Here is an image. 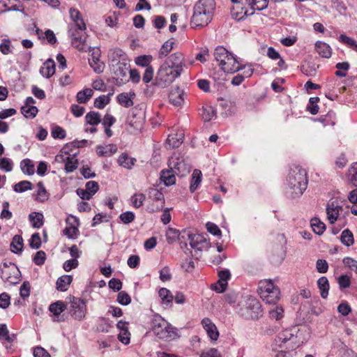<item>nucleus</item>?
<instances>
[{"label":"nucleus","mask_w":357,"mask_h":357,"mask_svg":"<svg viewBox=\"0 0 357 357\" xmlns=\"http://www.w3.org/2000/svg\"><path fill=\"white\" fill-rule=\"evenodd\" d=\"M287 185L291 190L292 197L301 195L307 185V172L298 165L290 167L287 177Z\"/></svg>","instance_id":"f257e3e1"},{"label":"nucleus","mask_w":357,"mask_h":357,"mask_svg":"<svg viewBox=\"0 0 357 357\" xmlns=\"http://www.w3.org/2000/svg\"><path fill=\"white\" fill-rule=\"evenodd\" d=\"M214 8L213 0H199L194 6L191 24L195 26H206L212 20Z\"/></svg>","instance_id":"f03ea898"},{"label":"nucleus","mask_w":357,"mask_h":357,"mask_svg":"<svg viewBox=\"0 0 357 357\" xmlns=\"http://www.w3.org/2000/svg\"><path fill=\"white\" fill-rule=\"evenodd\" d=\"M214 58L225 73H234L240 70L241 64L236 57L223 47L215 50Z\"/></svg>","instance_id":"7ed1b4c3"},{"label":"nucleus","mask_w":357,"mask_h":357,"mask_svg":"<svg viewBox=\"0 0 357 357\" xmlns=\"http://www.w3.org/2000/svg\"><path fill=\"white\" fill-rule=\"evenodd\" d=\"M151 328L160 339L172 340L177 337V330L161 316L155 315L151 321Z\"/></svg>","instance_id":"20e7f679"},{"label":"nucleus","mask_w":357,"mask_h":357,"mask_svg":"<svg viewBox=\"0 0 357 357\" xmlns=\"http://www.w3.org/2000/svg\"><path fill=\"white\" fill-rule=\"evenodd\" d=\"M257 292L266 303L275 304L280 298V289L271 280H261L258 284Z\"/></svg>","instance_id":"39448f33"},{"label":"nucleus","mask_w":357,"mask_h":357,"mask_svg":"<svg viewBox=\"0 0 357 357\" xmlns=\"http://www.w3.org/2000/svg\"><path fill=\"white\" fill-rule=\"evenodd\" d=\"M238 313L245 319H258L263 314L261 305L259 300L250 296L245 301Z\"/></svg>","instance_id":"423d86ee"},{"label":"nucleus","mask_w":357,"mask_h":357,"mask_svg":"<svg viewBox=\"0 0 357 357\" xmlns=\"http://www.w3.org/2000/svg\"><path fill=\"white\" fill-rule=\"evenodd\" d=\"M295 337L289 330H284L280 332L275 339V344L273 349H281L287 351L294 350L296 348Z\"/></svg>","instance_id":"0eeeda50"},{"label":"nucleus","mask_w":357,"mask_h":357,"mask_svg":"<svg viewBox=\"0 0 357 357\" xmlns=\"http://www.w3.org/2000/svg\"><path fill=\"white\" fill-rule=\"evenodd\" d=\"M168 167L178 176H184L190 172L189 165L185 162L183 157L180 153H174L169 158Z\"/></svg>","instance_id":"6e6552de"},{"label":"nucleus","mask_w":357,"mask_h":357,"mask_svg":"<svg viewBox=\"0 0 357 357\" xmlns=\"http://www.w3.org/2000/svg\"><path fill=\"white\" fill-rule=\"evenodd\" d=\"M182 72L173 68L165 62L160 67L157 73V79L159 83L170 84L178 77Z\"/></svg>","instance_id":"1a4fd4ad"},{"label":"nucleus","mask_w":357,"mask_h":357,"mask_svg":"<svg viewBox=\"0 0 357 357\" xmlns=\"http://www.w3.org/2000/svg\"><path fill=\"white\" fill-rule=\"evenodd\" d=\"M120 63L109 66L111 71L114 74V78L116 79L119 84H124L128 82V74L130 70V60H124Z\"/></svg>","instance_id":"9d476101"},{"label":"nucleus","mask_w":357,"mask_h":357,"mask_svg":"<svg viewBox=\"0 0 357 357\" xmlns=\"http://www.w3.org/2000/svg\"><path fill=\"white\" fill-rule=\"evenodd\" d=\"M145 114L142 107L131 109L127 117V123L135 130H140L143 126Z\"/></svg>","instance_id":"9b49d317"},{"label":"nucleus","mask_w":357,"mask_h":357,"mask_svg":"<svg viewBox=\"0 0 357 357\" xmlns=\"http://www.w3.org/2000/svg\"><path fill=\"white\" fill-rule=\"evenodd\" d=\"M343 211V207L337 200L331 199L326 206L327 218L330 224H334L340 217V213Z\"/></svg>","instance_id":"f8f14e48"},{"label":"nucleus","mask_w":357,"mask_h":357,"mask_svg":"<svg viewBox=\"0 0 357 357\" xmlns=\"http://www.w3.org/2000/svg\"><path fill=\"white\" fill-rule=\"evenodd\" d=\"M91 52V58L89 59V63L96 73H101L105 69V63L100 61L101 51L99 47H91L89 50Z\"/></svg>","instance_id":"ddd939ff"},{"label":"nucleus","mask_w":357,"mask_h":357,"mask_svg":"<svg viewBox=\"0 0 357 357\" xmlns=\"http://www.w3.org/2000/svg\"><path fill=\"white\" fill-rule=\"evenodd\" d=\"M75 31L76 29L74 31L73 26H72L69 31L72 38V45L79 52H88L91 47H88V45L86 44V37L84 35H79L78 33H75Z\"/></svg>","instance_id":"4468645a"},{"label":"nucleus","mask_w":357,"mask_h":357,"mask_svg":"<svg viewBox=\"0 0 357 357\" xmlns=\"http://www.w3.org/2000/svg\"><path fill=\"white\" fill-rule=\"evenodd\" d=\"M66 305L61 301H57L49 306V310L52 314V321L54 322H61L65 320L64 315L62 313L66 310Z\"/></svg>","instance_id":"2eb2a0df"},{"label":"nucleus","mask_w":357,"mask_h":357,"mask_svg":"<svg viewBox=\"0 0 357 357\" xmlns=\"http://www.w3.org/2000/svg\"><path fill=\"white\" fill-rule=\"evenodd\" d=\"M188 240L190 247L195 250L202 251L209 248L208 241L200 234H189Z\"/></svg>","instance_id":"dca6fc26"},{"label":"nucleus","mask_w":357,"mask_h":357,"mask_svg":"<svg viewBox=\"0 0 357 357\" xmlns=\"http://www.w3.org/2000/svg\"><path fill=\"white\" fill-rule=\"evenodd\" d=\"M72 316L77 320H82L86 315V304L83 300L79 298H73L71 302Z\"/></svg>","instance_id":"f3484780"},{"label":"nucleus","mask_w":357,"mask_h":357,"mask_svg":"<svg viewBox=\"0 0 357 357\" xmlns=\"http://www.w3.org/2000/svg\"><path fill=\"white\" fill-rule=\"evenodd\" d=\"M124 60H130L126 52L118 47L112 48L108 52V61L109 66L120 63Z\"/></svg>","instance_id":"a211bd4d"},{"label":"nucleus","mask_w":357,"mask_h":357,"mask_svg":"<svg viewBox=\"0 0 357 357\" xmlns=\"http://www.w3.org/2000/svg\"><path fill=\"white\" fill-rule=\"evenodd\" d=\"M218 282L212 284L211 288L218 293H222L227 287V282L231 277V274L228 270H223L218 272Z\"/></svg>","instance_id":"6ab92c4d"},{"label":"nucleus","mask_w":357,"mask_h":357,"mask_svg":"<svg viewBox=\"0 0 357 357\" xmlns=\"http://www.w3.org/2000/svg\"><path fill=\"white\" fill-rule=\"evenodd\" d=\"M231 13L234 18L237 20H241L246 16L252 15L254 11L250 10V13H249L248 9L244 6V3L241 2L233 4L231 8Z\"/></svg>","instance_id":"aec40b11"},{"label":"nucleus","mask_w":357,"mask_h":357,"mask_svg":"<svg viewBox=\"0 0 357 357\" xmlns=\"http://www.w3.org/2000/svg\"><path fill=\"white\" fill-rule=\"evenodd\" d=\"M202 325L211 340L215 341L218 340L219 332L216 326L209 318H204L202 320Z\"/></svg>","instance_id":"412c9836"},{"label":"nucleus","mask_w":357,"mask_h":357,"mask_svg":"<svg viewBox=\"0 0 357 357\" xmlns=\"http://www.w3.org/2000/svg\"><path fill=\"white\" fill-rule=\"evenodd\" d=\"M165 63L173 68L182 72L183 67V56L180 52L172 54L165 61Z\"/></svg>","instance_id":"4be33fe9"},{"label":"nucleus","mask_w":357,"mask_h":357,"mask_svg":"<svg viewBox=\"0 0 357 357\" xmlns=\"http://www.w3.org/2000/svg\"><path fill=\"white\" fill-rule=\"evenodd\" d=\"M184 91L177 87L171 91L169 95V102L174 106H181L184 102Z\"/></svg>","instance_id":"5701e85b"},{"label":"nucleus","mask_w":357,"mask_h":357,"mask_svg":"<svg viewBox=\"0 0 357 357\" xmlns=\"http://www.w3.org/2000/svg\"><path fill=\"white\" fill-rule=\"evenodd\" d=\"M71 20L73 21L76 29L84 31L86 29V24L81 16L79 11L75 8H70L69 10Z\"/></svg>","instance_id":"b1692460"},{"label":"nucleus","mask_w":357,"mask_h":357,"mask_svg":"<svg viewBox=\"0 0 357 357\" xmlns=\"http://www.w3.org/2000/svg\"><path fill=\"white\" fill-rule=\"evenodd\" d=\"M117 151V146L115 144H109L105 146L98 145L96 147V153L100 157H110Z\"/></svg>","instance_id":"393cba45"},{"label":"nucleus","mask_w":357,"mask_h":357,"mask_svg":"<svg viewBox=\"0 0 357 357\" xmlns=\"http://www.w3.org/2000/svg\"><path fill=\"white\" fill-rule=\"evenodd\" d=\"M176 176L172 169H163L160 172V180L166 186H170L176 183Z\"/></svg>","instance_id":"a878e982"},{"label":"nucleus","mask_w":357,"mask_h":357,"mask_svg":"<svg viewBox=\"0 0 357 357\" xmlns=\"http://www.w3.org/2000/svg\"><path fill=\"white\" fill-rule=\"evenodd\" d=\"M40 73L45 78L51 77L55 73V63L52 59L47 60L41 66Z\"/></svg>","instance_id":"bb28decb"},{"label":"nucleus","mask_w":357,"mask_h":357,"mask_svg":"<svg viewBox=\"0 0 357 357\" xmlns=\"http://www.w3.org/2000/svg\"><path fill=\"white\" fill-rule=\"evenodd\" d=\"M158 296L161 299V303L166 307H169L172 304L174 296L167 288H161L158 291Z\"/></svg>","instance_id":"cd10ccee"},{"label":"nucleus","mask_w":357,"mask_h":357,"mask_svg":"<svg viewBox=\"0 0 357 357\" xmlns=\"http://www.w3.org/2000/svg\"><path fill=\"white\" fill-rule=\"evenodd\" d=\"M72 281L73 277L71 275H63L57 279L56 282V289L61 291H66L68 290Z\"/></svg>","instance_id":"c85d7f7f"},{"label":"nucleus","mask_w":357,"mask_h":357,"mask_svg":"<svg viewBox=\"0 0 357 357\" xmlns=\"http://www.w3.org/2000/svg\"><path fill=\"white\" fill-rule=\"evenodd\" d=\"M315 47L319 54L324 58H330L332 54L331 47L326 43L317 41Z\"/></svg>","instance_id":"c756f323"},{"label":"nucleus","mask_w":357,"mask_h":357,"mask_svg":"<svg viewBox=\"0 0 357 357\" xmlns=\"http://www.w3.org/2000/svg\"><path fill=\"white\" fill-rule=\"evenodd\" d=\"M202 180V174L199 169H195L192 174L191 183L190 185V190L194 192L199 186Z\"/></svg>","instance_id":"7c9ffc66"},{"label":"nucleus","mask_w":357,"mask_h":357,"mask_svg":"<svg viewBox=\"0 0 357 357\" xmlns=\"http://www.w3.org/2000/svg\"><path fill=\"white\" fill-rule=\"evenodd\" d=\"M317 286L322 298H326L328 295L329 282L326 277L322 276L317 281Z\"/></svg>","instance_id":"2f4dec72"},{"label":"nucleus","mask_w":357,"mask_h":357,"mask_svg":"<svg viewBox=\"0 0 357 357\" xmlns=\"http://www.w3.org/2000/svg\"><path fill=\"white\" fill-rule=\"evenodd\" d=\"M136 159L130 157L127 153H122L118 158V163L120 166L126 168L131 169L135 165Z\"/></svg>","instance_id":"473e14b6"},{"label":"nucleus","mask_w":357,"mask_h":357,"mask_svg":"<svg viewBox=\"0 0 357 357\" xmlns=\"http://www.w3.org/2000/svg\"><path fill=\"white\" fill-rule=\"evenodd\" d=\"M86 124L96 126L101 122V115L97 112H89L85 116Z\"/></svg>","instance_id":"72a5a7b5"},{"label":"nucleus","mask_w":357,"mask_h":357,"mask_svg":"<svg viewBox=\"0 0 357 357\" xmlns=\"http://www.w3.org/2000/svg\"><path fill=\"white\" fill-rule=\"evenodd\" d=\"M93 95V91L87 88L77 93V100L79 103H86Z\"/></svg>","instance_id":"f704fd0d"},{"label":"nucleus","mask_w":357,"mask_h":357,"mask_svg":"<svg viewBox=\"0 0 357 357\" xmlns=\"http://www.w3.org/2000/svg\"><path fill=\"white\" fill-rule=\"evenodd\" d=\"M29 221L34 228H40L43 225V215L40 213H31L29 215Z\"/></svg>","instance_id":"c9c22d12"},{"label":"nucleus","mask_w":357,"mask_h":357,"mask_svg":"<svg viewBox=\"0 0 357 357\" xmlns=\"http://www.w3.org/2000/svg\"><path fill=\"white\" fill-rule=\"evenodd\" d=\"M341 243L347 247L352 245L354 243V238L352 232L349 229H344L340 236Z\"/></svg>","instance_id":"e433bc0d"},{"label":"nucleus","mask_w":357,"mask_h":357,"mask_svg":"<svg viewBox=\"0 0 357 357\" xmlns=\"http://www.w3.org/2000/svg\"><path fill=\"white\" fill-rule=\"evenodd\" d=\"M216 116L215 109L211 105L203 106L202 117L204 121H210Z\"/></svg>","instance_id":"4c0bfd02"},{"label":"nucleus","mask_w":357,"mask_h":357,"mask_svg":"<svg viewBox=\"0 0 357 357\" xmlns=\"http://www.w3.org/2000/svg\"><path fill=\"white\" fill-rule=\"evenodd\" d=\"M250 10H263L268 7L269 0H248Z\"/></svg>","instance_id":"58836bf2"},{"label":"nucleus","mask_w":357,"mask_h":357,"mask_svg":"<svg viewBox=\"0 0 357 357\" xmlns=\"http://www.w3.org/2000/svg\"><path fill=\"white\" fill-rule=\"evenodd\" d=\"M23 248V239L20 236L15 235L10 244V250L14 253H20Z\"/></svg>","instance_id":"ea45409f"},{"label":"nucleus","mask_w":357,"mask_h":357,"mask_svg":"<svg viewBox=\"0 0 357 357\" xmlns=\"http://www.w3.org/2000/svg\"><path fill=\"white\" fill-rule=\"evenodd\" d=\"M20 167L23 173L27 175H33L34 174V165L29 159H24L20 162Z\"/></svg>","instance_id":"a19ab883"},{"label":"nucleus","mask_w":357,"mask_h":357,"mask_svg":"<svg viewBox=\"0 0 357 357\" xmlns=\"http://www.w3.org/2000/svg\"><path fill=\"white\" fill-rule=\"evenodd\" d=\"M174 41L173 39L167 40L161 47L159 51V57L160 59L165 57L173 49Z\"/></svg>","instance_id":"79ce46f5"},{"label":"nucleus","mask_w":357,"mask_h":357,"mask_svg":"<svg viewBox=\"0 0 357 357\" xmlns=\"http://www.w3.org/2000/svg\"><path fill=\"white\" fill-rule=\"evenodd\" d=\"M38 109L36 106H25L21 107V112L26 118L33 119L38 114Z\"/></svg>","instance_id":"37998d69"},{"label":"nucleus","mask_w":357,"mask_h":357,"mask_svg":"<svg viewBox=\"0 0 357 357\" xmlns=\"http://www.w3.org/2000/svg\"><path fill=\"white\" fill-rule=\"evenodd\" d=\"M179 234L180 233L178 230L169 227L167 229L165 234L167 243L172 244L176 242V241L178 238Z\"/></svg>","instance_id":"c03bdc74"},{"label":"nucleus","mask_w":357,"mask_h":357,"mask_svg":"<svg viewBox=\"0 0 357 357\" xmlns=\"http://www.w3.org/2000/svg\"><path fill=\"white\" fill-rule=\"evenodd\" d=\"M146 196L143 193H135L131 197L130 201L133 207L138 208L143 205Z\"/></svg>","instance_id":"a18cd8bd"},{"label":"nucleus","mask_w":357,"mask_h":357,"mask_svg":"<svg viewBox=\"0 0 357 357\" xmlns=\"http://www.w3.org/2000/svg\"><path fill=\"white\" fill-rule=\"evenodd\" d=\"M118 102L125 107H129L133 105V102L127 93H121L116 97Z\"/></svg>","instance_id":"49530a36"},{"label":"nucleus","mask_w":357,"mask_h":357,"mask_svg":"<svg viewBox=\"0 0 357 357\" xmlns=\"http://www.w3.org/2000/svg\"><path fill=\"white\" fill-rule=\"evenodd\" d=\"M178 135H169L167 139V143L172 148L178 147L183 142V134L179 135V137H177Z\"/></svg>","instance_id":"de8ad7c7"},{"label":"nucleus","mask_w":357,"mask_h":357,"mask_svg":"<svg viewBox=\"0 0 357 357\" xmlns=\"http://www.w3.org/2000/svg\"><path fill=\"white\" fill-rule=\"evenodd\" d=\"M110 102V98L109 96L102 95L98 97L94 100V107L102 109Z\"/></svg>","instance_id":"09e8293b"},{"label":"nucleus","mask_w":357,"mask_h":357,"mask_svg":"<svg viewBox=\"0 0 357 357\" xmlns=\"http://www.w3.org/2000/svg\"><path fill=\"white\" fill-rule=\"evenodd\" d=\"M38 191L36 194V199L39 202H44L48 199V194L45 188V186L42 182H39L37 184Z\"/></svg>","instance_id":"8fccbe9b"},{"label":"nucleus","mask_w":357,"mask_h":357,"mask_svg":"<svg viewBox=\"0 0 357 357\" xmlns=\"http://www.w3.org/2000/svg\"><path fill=\"white\" fill-rule=\"evenodd\" d=\"M78 161L75 157H67L65 162V170L67 173L73 172L77 169Z\"/></svg>","instance_id":"3c124183"},{"label":"nucleus","mask_w":357,"mask_h":357,"mask_svg":"<svg viewBox=\"0 0 357 357\" xmlns=\"http://www.w3.org/2000/svg\"><path fill=\"white\" fill-rule=\"evenodd\" d=\"M0 52L4 55H8L13 52L11 41L9 39H2L0 43Z\"/></svg>","instance_id":"603ef678"},{"label":"nucleus","mask_w":357,"mask_h":357,"mask_svg":"<svg viewBox=\"0 0 357 357\" xmlns=\"http://www.w3.org/2000/svg\"><path fill=\"white\" fill-rule=\"evenodd\" d=\"M153 58L151 55H142L135 59V63L139 66L146 67L151 66L149 64Z\"/></svg>","instance_id":"864d4df0"},{"label":"nucleus","mask_w":357,"mask_h":357,"mask_svg":"<svg viewBox=\"0 0 357 357\" xmlns=\"http://www.w3.org/2000/svg\"><path fill=\"white\" fill-rule=\"evenodd\" d=\"M337 70L335 72V75L340 77H344L347 75L346 71L349 68V64L347 62L337 63L336 64Z\"/></svg>","instance_id":"5fc2aeb1"},{"label":"nucleus","mask_w":357,"mask_h":357,"mask_svg":"<svg viewBox=\"0 0 357 357\" xmlns=\"http://www.w3.org/2000/svg\"><path fill=\"white\" fill-rule=\"evenodd\" d=\"M32 183L28 181H22L14 185V190L17 192H23L26 190H31Z\"/></svg>","instance_id":"6e6d98bb"},{"label":"nucleus","mask_w":357,"mask_h":357,"mask_svg":"<svg viewBox=\"0 0 357 357\" xmlns=\"http://www.w3.org/2000/svg\"><path fill=\"white\" fill-rule=\"evenodd\" d=\"M326 229V225L319 218H314V233L318 235L324 234Z\"/></svg>","instance_id":"4d7b16f0"},{"label":"nucleus","mask_w":357,"mask_h":357,"mask_svg":"<svg viewBox=\"0 0 357 357\" xmlns=\"http://www.w3.org/2000/svg\"><path fill=\"white\" fill-rule=\"evenodd\" d=\"M51 135L54 139H63L66 137V132L63 128L56 126L52 128Z\"/></svg>","instance_id":"13d9d810"},{"label":"nucleus","mask_w":357,"mask_h":357,"mask_svg":"<svg viewBox=\"0 0 357 357\" xmlns=\"http://www.w3.org/2000/svg\"><path fill=\"white\" fill-rule=\"evenodd\" d=\"M284 316V310L281 306H276L269 311V317L272 319L280 320Z\"/></svg>","instance_id":"bf43d9fd"},{"label":"nucleus","mask_w":357,"mask_h":357,"mask_svg":"<svg viewBox=\"0 0 357 357\" xmlns=\"http://www.w3.org/2000/svg\"><path fill=\"white\" fill-rule=\"evenodd\" d=\"M339 40L349 47H352L354 50H357V43L353 38L344 34H341L339 37Z\"/></svg>","instance_id":"052dcab7"},{"label":"nucleus","mask_w":357,"mask_h":357,"mask_svg":"<svg viewBox=\"0 0 357 357\" xmlns=\"http://www.w3.org/2000/svg\"><path fill=\"white\" fill-rule=\"evenodd\" d=\"M112 327V325L108 319L102 318L100 319L97 326V331L99 332L107 333Z\"/></svg>","instance_id":"680f3d73"},{"label":"nucleus","mask_w":357,"mask_h":357,"mask_svg":"<svg viewBox=\"0 0 357 357\" xmlns=\"http://www.w3.org/2000/svg\"><path fill=\"white\" fill-rule=\"evenodd\" d=\"M150 197L155 201L161 202L162 204L165 202V197L161 191L156 188H152L149 191Z\"/></svg>","instance_id":"e2e57ef3"},{"label":"nucleus","mask_w":357,"mask_h":357,"mask_svg":"<svg viewBox=\"0 0 357 357\" xmlns=\"http://www.w3.org/2000/svg\"><path fill=\"white\" fill-rule=\"evenodd\" d=\"M79 234L78 227L75 226H68L63 229V234L68 238H75Z\"/></svg>","instance_id":"0e129e2a"},{"label":"nucleus","mask_w":357,"mask_h":357,"mask_svg":"<svg viewBox=\"0 0 357 357\" xmlns=\"http://www.w3.org/2000/svg\"><path fill=\"white\" fill-rule=\"evenodd\" d=\"M0 169L5 172H10L13 169V162L10 158H0Z\"/></svg>","instance_id":"69168bd1"},{"label":"nucleus","mask_w":357,"mask_h":357,"mask_svg":"<svg viewBox=\"0 0 357 357\" xmlns=\"http://www.w3.org/2000/svg\"><path fill=\"white\" fill-rule=\"evenodd\" d=\"M119 218L121 220V222H123L124 224H129L135 220V215L132 211H126L122 213L119 215Z\"/></svg>","instance_id":"338daca9"},{"label":"nucleus","mask_w":357,"mask_h":357,"mask_svg":"<svg viewBox=\"0 0 357 357\" xmlns=\"http://www.w3.org/2000/svg\"><path fill=\"white\" fill-rule=\"evenodd\" d=\"M349 175L353 185L357 187V163H355L349 168Z\"/></svg>","instance_id":"774afa93"}]
</instances>
